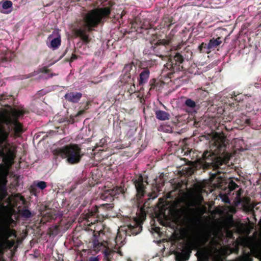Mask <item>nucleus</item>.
<instances>
[{"label": "nucleus", "mask_w": 261, "mask_h": 261, "mask_svg": "<svg viewBox=\"0 0 261 261\" xmlns=\"http://www.w3.org/2000/svg\"><path fill=\"white\" fill-rule=\"evenodd\" d=\"M243 261H252L253 258L250 253L245 254L242 257Z\"/></svg>", "instance_id": "obj_31"}, {"label": "nucleus", "mask_w": 261, "mask_h": 261, "mask_svg": "<svg viewBox=\"0 0 261 261\" xmlns=\"http://www.w3.org/2000/svg\"><path fill=\"white\" fill-rule=\"evenodd\" d=\"M8 99V96L5 94H2L0 95V100H3Z\"/></svg>", "instance_id": "obj_43"}, {"label": "nucleus", "mask_w": 261, "mask_h": 261, "mask_svg": "<svg viewBox=\"0 0 261 261\" xmlns=\"http://www.w3.org/2000/svg\"><path fill=\"white\" fill-rule=\"evenodd\" d=\"M30 192L32 194L34 195H37V189L36 187L34 186H31L30 187Z\"/></svg>", "instance_id": "obj_32"}, {"label": "nucleus", "mask_w": 261, "mask_h": 261, "mask_svg": "<svg viewBox=\"0 0 261 261\" xmlns=\"http://www.w3.org/2000/svg\"><path fill=\"white\" fill-rule=\"evenodd\" d=\"M202 159L203 160H212V156L211 153L208 151H204L202 154Z\"/></svg>", "instance_id": "obj_26"}, {"label": "nucleus", "mask_w": 261, "mask_h": 261, "mask_svg": "<svg viewBox=\"0 0 261 261\" xmlns=\"http://www.w3.org/2000/svg\"><path fill=\"white\" fill-rule=\"evenodd\" d=\"M222 43L221 38L218 37L217 38H213L211 39L207 44V50L210 51L211 49L217 47Z\"/></svg>", "instance_id": "obj_17"}, {"label": "nucleus", "mask_w": 261, "mask_h": 261, "mask_svg": "<svg viewBox=\"0 0 261 261\" xmlns=\"http://www.w3.org/2000/svg\"><path fill=\"white\" fill-rule=\"evenodd\" d=\"M7 180L5 179H2L0 181V199L3 200L8 195L7 190L6 189Z\"/></svg>", "instance_id": "obj_13"}, {"label": "nucleus", "mask_w": 261, "mask_h": 261, "mask_svg": "<svg viewBox=\"0 0 261 261\" xmlns=\"http://www.w3.org/2000/svg\"><path fill=\"white\" fill-rule=\"evenodd\" d=\"M124 193L125 190L123 187H116L113 189L106 190L101 193L100 196V199L109 203H102L99 206L95 205L92 207L91 209L88 210L85 214V218L87 221L90 222L91 224L98 222L97 217L100 213V210H111L114 207V204L112 202L114 201V197L117 195L124 194Z\"/></svg>", "instance_id": "obj_2"}, {"label": "nucleus", "mask_w": 261, "mask_h": 261, "mask_svg": "<svg viewBox=\"0 0 261 261\" xmlns=\"http://www.w3.org/2000/svg\"><path fill=\"white\" fill-rule=\"evenodd\" d=\"M89 261H99V260L97 257H91Z\"/></svg>", "instance_id": "obj_47"}, {"label": "nucleus", "mask_w": 261, "mask_h": 261, "mask_svg": "<svg viewBox=\"0 0 261 261\" xmlns=\"http://www.w3.org/2000/svg\"><path fill=\"white\" fill-rule=\"evenodd\" d=\"M224 162L223 161H219L218 162H217V163H216V167L217 168H220V165H223V163Z\"/></svg>", "instance_id": "obj_42"}, {"label": "nucleus", "mask_w": 261, "mask_h": 261, "mask_svg": "<svg viewBox=\"0 0 261 261\" xmlns=\"http://www.w3.org/2000/svg\"><path fill=\"white\" fill-rule=\"evenodd\" d=\"M128 92L130 94H132L136 92V87L134 83L130 86V88L128 89Z\"/></svg>", "instance_id": "obj_33"}, {"label": "nucleus", "mask_w": 261, "mask_h": 261, "mask_svg": "<svg viewBox=\"0 0 261 261\" xmlns=\"http://www.w3.org/2000/svg\"><path fill=\"white\" fill-rule=\"evenodd\" d=\"M67 50H68V49L66 48V50H65V51L64 52V53L63 54V55L61 56L60 59L62 58L66 54Z\"/></svg>", "instance_id": "obj_50"}, {"label": "nucleus", "mask_w": 261, "mask_h": 261, "mask_svg": "<svg viewBox=\"0 0 261 261\" xmlns=\"http://www.w3.org/2000/svg\"><path fill=\"white\" fill-rule=\"evenodd\" d=\"M215 143V146L216 147V148L215 150L216 154L217 155L224 153L226 147L224 142L223 140H221L220 142L216 141Z\"/></svg>", "instance_id": "obj_14"}, {"label": "nucleus", "mask_w": 261, "mask_h": 261, "mask_svg": "<svg viewBox=\"0 0 261 261\" xmlns=\"http://www.w3.org/2000/svg\"><path fill=\"white\" fill-rule=\"evenodd\" d=\"M155 197H156V195L154 196V197H152V199H154V198H155Z\"/></svg>", "instance_id": "obj_55"}, {"label": "nucleus", "mask_w": 261, "mask_h": 261, "mask_svg": "<svg viewBox=\"0 0 261 261\" xmlns=\"http://www.w3.org/2000/svg\"><path fill=\"white\" fill-rule=\"evenodd\" d=\"M111 12L110 7L95 9L87 13L83 19H81L77 27L73 29L74 35L80 37L82 41L87 44L91 41L87 32H91L100 24L102 19L109 17Z\"/></svg>", "instance_id": "obj_1"}, {"label": "nucleus", "mask_w": 261, "mask_h": 261, "mask_svg": "<svg viewBox=\"0 0 261 261\" xmlns=\"http://www.w3.org/2000/svg\"><path fill=\"white\" fill-rule=\"evenodd\" d=\"M185 104L187 107L192 109L195 108L197 106L196 103L191 98L187 99L185 102Z\"/></svg>", "instance_id": "obj_22"}, {"label": "nucleus", "mask_w": 261, "mask_h": 261, "mask_svg": "<svg viewBox=\"0 0 261 261\" xmlns=\"http://www.w3.org/2000/svg\"><path fill=\"white\" fill-rule=\"evenodd\" d=\"M203 48H206L207 49V44L206 43H202L198 47V49L200 52L204 53L205 52L206 53H209L210 51H204L203 50Z\"/></svg>", "instance_id": "obj_30"}, {"label": "nucleus", "mask_w": 261, "mask_h": 261, "mask_svg": "<svg viewBox=\"0 0 261 261\" xmlns=\"http://www.w3.org/2000/svg\"><path fill=\"white\" fill-rule=\"evenodd\" d=\"M156 118L162 121L167 120L170 119V114L163 110H157L155 113Z\"/></svg>", "instance_id": "obj_16"}, {"label": "nucleus", "mask_w": 261, "mask_h": 261, "mask_svg": "<svg viewBox=\"0 0 261 261\" xmlns=\"http://www.w3.org/2000/svg\"><path fill=\"white\" fill-rule=\"evenodd\" d=\"M37 74L40 73H49L51 71V70L47 68V67L44 66L43 67L39 68L37 71Z\"/></svg>", "instance_id": "obj_24"}, {"label": "nucleus", "mask_w": 261, "mask_h": 261, "mask_svg": "<svg viewBox=\"0 0 261 261\" xmlns=\"http://www.w3.org/2000/svg\"><path fill=\"white\" fill-rule=\"evenodd\" d=\"M159 130H163L164 132H169L171 131V128L170 127H168L167 128L164 129V126L161 125L160 127Z\"/></svg>", "instance_id": "obj_38"}, {"label": "nucleus", "mask_w": 261, "mask_h": 261, "mask_svg": "<svg viewBox=\"0 0 261 261\" xmlns=\"http://www.w3.org/2000/svg\"><path fill=\"white\" fill-rule=\"evenodd\" d=\"M132 67V64H128V65H126L125 66V68L126 69H130Z\"/></svg>", "instance_id": "obj_49"}, {"label": "nucleus", "mask_w": 261, "mask_h": 261, "mask_svg": "<svg viewBox=\"0 0 261 261\" xmlns=\"http://www.w3.org/2000/svg\"><path fill=\"white\" fill-rule=\"evenodd\" d=\"M240 96V94L236 95L234 92H233V94L231 95V98H234V99L236 101H239L241 100V98L238 99V96Z\"/></svg>", "instance_id": "obj_39"}, {"label": "nucleus", "mask_w": 261, "mask_h": 261, "mask_svg": "<svg viewBox=\"0 0 261 261\" xmlns=\"http://www.w3.org/2000/svg\"><path fill=\"white\" fill-rule=\"evenodd\" d=\"M82 97V94L81 92H69L64 95L65 99L72 103H77Z\"/></svg>", "instance_id": "obj_11"}, {"label": "nucleus", "mask_w": 261, "mask_h": 261, "mask_svg": "<svg viewBox=\"0 0 261 261\" xmlns=\"http://www.w3.org/2000/svg\"><path fill=\"white\" fill-rule=\"evenodd\" d=\"M133 181L137 191V198L138 199H141L145 196L146 187L148 182L144 180L142 175H140L137 178L133 179Z\"/></svg>", "instance_id": "obj_8"}, {"label": "nucleus", "mask_w": 261, "mask_h": 261, "mask_svg": "<svg viewBox=\"0 0 261 261\" xmlns=\"http://www.w3.org/2000/svg\"><path fill=\"white\" fill-rule=\"evenodd\" d=\"M36 186L41 190H43L47 187V183L44 181H40L37 183Z\"/></svg>", "instance_id": "obj_28"}, {"label": "nucleus", "mask_w": 261, "mask_h": 261, "mask_svg": "<svg viewBox=\"0 0 261 261\" xmlns=\"http://www.w3.org/2000/svg\"><path fill=\"white\" fill-rule=\"evenodd\" d=\"M58 75L57 74H56V73H50L49 75H48V78H51L52 77H53L54 76H56Z\"/></svg>", "instance_id": "obj_48"}, {"label": "nucleus", "mask_w": 261, "mask_h": 261, "mask_svg": "<svg viewBox=\"0 0 261 261\" xmlns=\"http://www.w3.org/2000/svg\"><path fill=\"white\" fill-rule=\"evenodd\" d=\"M222 127H224L225 128V129L227 130V131H229V130H230L231 129H232V127H227L226 126L224 125V124H223V125L222 126Z\"/></svg>", "instance_id": "obj_46"}, {"label": "nucleus", "mask_w": 261, "mask_h": 261, "mask_svg": "<svg viewBox=\"0 0 261 261\" xmlns=\"http://www.w3.org/2000/svg\"><path fill=\"white\" fill-rule=\"evenodd\" d=\"M173 31L170 34L166 36V38L160 39L157 41H150L146 44L145 48L143 50V53L145 55H156L160 53L161 47L170 45L173 40L174 34L172 33Z\"/></svg>", "instance_id": "obj_5"}, {"label": "nucleus", "mask_w": 261, "mask_h": 261, "mask_svg": "<svg viewBox=\"0 0 261 261\" xmlns=\"http://www.w3.org/2000/svg\"><path fill=\"white\" fill-rule=\"evenodd\" d=\"M15 236V232L8 226L0 224V254H3L6 249L11 248L14 245V241L9 239L12 236Z\"/></svg>", "instance_id": "obj_6"}, {"label": "nucleus", "mask_w": 261, "mask_h": 261, "mask_svg": "<svg viewBox=\"0 0 261 261\" xmlns=\"http://www.w3.org/2000/svg\"><path fill=\"white\" fill-rule=\"evenodd\" d=\"M37 74V71H35L33 72H32V73H30L29 74H26L24 76H25V79H28V78L34 76H35Z\"/></svg>", "instance_id": "obj_34"}, {"label": "nucleus", "mask_w": 261, "mask_h": 261, "mask_svg": "<svg viewBox=\"0 0 261 261\" xmlns=\"http://www.w3.org/2000/svg\"><path fill=\"white\" fill-rule=\"evenodd\" d=\"M12 2L10 1H6L3 2L2 7L4 9H8L12 7Z\"/></svg>", "instance_id": "obj_23"}, {"label": "nucleus", "mask_w": 261, "mask_h": 261, "mask_svg": "<svg viewBox=\"0 0 261 261\" xmlns=\"http://www.w3.org/2000/svg\"><path fill=\"white\" fill-rule=\"evenodd\" d=\"M144 28L143 27H141V29H143Z\"/></svg>", "instance_id": "obj_56"}, {"label": "nucleus", "mask_w": 261, "mask_h": 261, "mask_svg": "<svg viewBox=\"0 0 261 261\" xmlns=\"http://www.w3.org/2000/svg\"><path fill=\"white\" fill-rule=\"evenodd\" d=\"M203 200V197H202V196H200L199 197V200H200V201H199V203H201Z\"/></svg>", "instance_id": "obj_52"}, {"label": "nucleus", "mask_w": 261, "mask_h": 261, "mask_svg": "<svg viewBox=\"0 0 261 261\" xmlns=\"http://www.w3.org/2000/svg\"><path fill=\"white\" fill-rule=\"evenodd\" d=\"M17 197H19L20 200L22 202V204H24L26 202V200L24 197L19 194L17 195Z\"/></svg>", "instance_id": "obj_40"}, {"label": "nucleus", "mask_w": 261, "mask_h": 261, "mask_svg": "<svg viewBox=\"0 0 261 261\" xmlns=\"http://www.w3.org/2000/svg\"><path fill=\"white\" fill-rule=\"evenodd\" d=\"M8 156H9V157H13V153H12V151L10 150H9L8 151Z\"/></svg>", "instance_id": "obj_45"}, {"label": "nucleus", "mask_w": 261, "mask_h": 261, "mask_svg": "<svg viewBox=\"0 0 261 261\" xmlns=\"http://www.w3.org/2000/svg\"><path fill=\"white\" fill-rule=\"evenodd\" d=\"M238 187V185L233 180L230 181L229 183L228 188L231 191L234 190Z\"/></svg>", "instance_id": "obj_29"}, {"label": "nucleus", "mask_w": 261, "mask_h": 261, "mask_svg": "<svg viewBox=\"0 0 261 261\" xmlns=\"http://www.w3.org/2000/svg\"><path fill=\"white\" fill-rule=\"evenodd\" d=\"M156 80L155 79H152L150 80L149 86H150L149 91L154 89L156 87Z\"/></svg>", "instance_id": "obj_27"}, {"label": "nucleus", "mask_w": 261, "mask_h": 261, "mask_svg": "<svg viewBox=\"0 0 261 261\" xmlns=\"http://www.w3.org/2000/svg\"><path fill=\"white\" fill-rule=\"evenodd\" d=\"M150 75V71L147 68H144L143 70L140 73L138 79L139 84L140 86H143L147 83Z\"/></svg>", "instance_id": "obj_12"}, {"label": "nucleus", "mask_w": 261, "mask_h": 261, "mask_svg": "<svg viewBox=\"0 0 261 261\" xmlns=\"http://www.w3.org/2000/svg\"><path fill=\"white\" fill-rule=\"evenodd\" d=\"M224 201L226 202V203H229L230 201H229V200L228 199V198H227L226 200H224Z\"/></svg>", "instance_id": "obj_53"}, {"label": "nucleus", "mask_w": 261, "mask_h": 261, "mask_svg": "<svg viewBox=\"0 0 261 261\" xmlns=\"http://www.w3.org/2000/svg\"><path fill=\"white\" fill-rule=\"evenodd\" d=\"M78 58V56L75 54H72L71 58L69 60H67L69 62H72L73 61L76 60Z\"/></svg>", "instance_id": "obj_35"}, {"label": "nucleus", "mask_w": 261, "mask_h": 261, "mask_svg": "<svg viewBox=\"0 0 261 261\" xmlns=\"http://www.w3.org/2000/svg\"><path fill=\"white\" fill-rule=\"evenodd\" d=\"M12 124L13 125L15 135L19 136L23 132L22 124L17 119L14 120Z\"/></svg>", "instance_id": "obj_15"}, {"label": "nucleus", "mask_w": 261, "mask_h": 261, "mask_svg": "<svg viewBox=\"0 0 261 261\" xmlns=\"http://www.w3.org/2000/svg\"><path fill=\"white\" fill-rule=\"evenodd\" d=\"M120 255H122V252L119 251L118 252Z\"/></svg>", "instance_id": "obj_54"}, {"label": "nucleus", "mask_w": 261, "mask_h": 261, "mask_svg": "<svg viewBox=\"0 0 261 261\" xmlns=\"http://www.w3.org/2000/svg\"><path fill=\"white\" fill-rule=\"evenodd\" d=\"M91 101H88L86 102V104L85 106L84 109L85 110V111L88 110L89 109V106L91 105Z\"/></svg>", "instance_id": "obj_41"}, {"label": "nucleus", "mask_w": 261, "mask_h": 261, "mask_svg": "<svg viewBox=\"0 0 261 261\" xmlns=\"http://www.w3.org/2000/svg\"><path fill=\"white\" fill-rule=\"evenodd\" d=\"M61 39L59 36L55 38H54L50 41V46L49 47L52 48L53 50L57 49L61 45Z\"/></svg>", "instance_id": "obj_18"}, {"label": "nucleus", "mask_w": 261, "mask_h": 261, "mask_svg": "<svg viewBox=\"0 0 261 261\" xmlns=\"http://www.w3.org/2000/svg\"><path fill=\"white\" fill-rule=\"evenodd\" d=\"M173 18L172 17H166L164 18L162 22V26L163 28H166L169 29L172 24H173Z\"/></svg>", "instance_id": "obj_20"}, {"label": "nucleus", "mask_w": 261, "mask_h": 261, "mask_svg": "<svg viewBox=\"0 0 261 261\" xmlns=\"http://www.w3.org/2000/svg\"><path fill=\"white\" fill-rule=\"evenodd\" d=\"M105 233L102 230L93 231L92 245L93 251L98 252L101 251L103 255V261H112L116 251L110 249L108 242L103 238Z\"/></svg>", "instance_id": "obj_4"}, {"label": "nucleus", "mask_w": 261, "mask_h": 261, "mask_svg": "<svg viewBox=\"0 0 261 261\" xmlns=\"http://www.w3.org/2000/svg\"><path fill=\"white\" fill-rule=\"evenodd\" d=\"M9 135V132L0 128V145H2L4 143L7 141Z\"/></svg>", "instance_id": "obj_19"}, {"label": "nucleus", "mask_w": 261, "mask_h": 261, "mask_svg": "<svg viewBox=\"0 0 261 261\" xmlns=\"http://www.w3.org/2000/svg\"><path fill=\"white\" fill-rule=\"evenodd\" d=\"M184 62V57L180 53H177L173 58H170L169 61L165 65L167 68L170 69L173 72L181 71L183 69L181 65Z\"/></svg>", "instance_id": "obj_7"}, {"label": "nucleus", "mask_w": 261, "mask_h": 261, "mask_svg": "<svg viewBox=\"0 0 261 261\" xmlns=\"http://www.w3.org/2000/svg\"><path fill=\"white\" fill-rule=\"evenodd\" d=\"M55 156L65 159L67 163L75 165L79 163L84 155L81 148L76 144H70L54 151Z\"/></svg>", "instance_id": "obj_3"}, {"label": "nucleus", "mask_w": 261, "mask_h": 261, "mask_svg": "<svg viewBox=\"0 0 261 261\" xmlns=\"http://www.w3.org/2000/svg\"><path fill=\"white\" fill-rule=\"evenodd\" d=\"M45 94V92L43 90L39 91L35 95L36 98H39L40 96H43Z\"/></svg>", "instance_id": "obj_36"}, {"label": "nucleus", "mask_w": 261, "mask_h": 261, "mask_svg": "<svg viewBox=\"0 0 261 261\" xmlns=\"http://www.w3.org/2000/svg\"><path fill=\"white\" fill-rule=\"evenodd\" d=\"M19 212L21 216L23 218H30L32 217L31 212L27 208H23L21 210H19Z\"/></svg>", "instance_id": "obj_21"}, {"label": "nucleus", "mask_w": 261, "mask_h": 261, "mask_svg": "<svg viewBox=\"0 0 261 261\" xmlns=\"http://www.w3.org/2000/svg\"><path fill=\"white\" fill-rule=\"evenodd\" d=\"M24 113H23L22 111H16L15 112H14V115L16 116V117H19V116H22L23 114H24Z\"/></svg>", "instance_id": "obj_37"}, {"label": "nucleus", "mask_w": 261, "mask_h": 261, "mask_svg": "<svg viewBox=\"0 0 261 261\" xmlns=\"http://www.w3.org/2000/svg\"><path fill=\"white\" fill-rule=\"evenodd\" d=\"M85 110H84V109L81 110L78 112L77 115L80 116V115H83V114L85 113Z\"/></svg>", "instance_id": "obj_44"}, {"label": "nucleus", "mask_w": 261, "mask_h": 261, "mask_svg": "<svg viewBox=\"0 0 261 261\" xmlns=\"http://www.w3.org/2000/svg\"><path fill=\"white\" fill-rule=\"evenodd\" d=\"M145 215H142L139 217L134 218L129 225L128 229L133 235H137L140 233L142 229V224L145 219Z\"/></svg>", "instance_id": "obj_9"}, {"label": "nucleus", "mask_w": 261, "mask_h": 261, "mask_svg": "<svg viewBox=\"0 0 261 261\" xmlns=\"http://www.w3.org/2000/svg\"><path fill=\"white\" fill-rule=\"evenodd\" d=\"M250 119H246L245 120V123H246V124H249L250 123Z\"/></svg>", "instance_id": "obj_51"}, {"label": "nucleus", "mask_w": 261, "mask_h": 261, "mask_svg": "<svg viewBox=\"0 0 261 261\" xmlns=\"http://www.w3.org/2000/svg\"><path fill=\"white\" fill-rule=\"evenodd\" d=\"M175 215L178 220L186 223H192L195 221L194 218L189 216L186 208H180L175 211Z\"/></svg>", "instance_id": "obj_10"}, {"label": "nucleus", "mask_w": 261, "mask_h": 261, "mask_svg": "<svg viewBox=\"0 0 261 261\" xmlns=\"http://www.w3.org/2000/svg\"><path fill=\"white\" fill-rule=\"evenodd\" d=\"M202 159L203 160H212V156L211 153L208 151H204L202 154Z\"/></svg>", "instance_id": "obj_25"}]
</instances>
